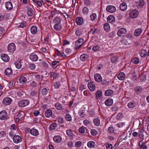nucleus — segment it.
Masks as SVG:
<instances>
[{
  "label": "nucleus",
  "mask_w": 149,
  "mask_h": 149,
  "mask_svg": "<svg viewBox=\"0 0 149 149\" xmlns=\"http://www.w3.org/2000/svg\"><path fill=\"white\" fill-rule=\"evenodd\" d=\"M84 42L83 39L81 38L76 41L75 42V49H78L81 46Z\"/></svg>",
  "instance_id": "1"
},
{
  "label": "nucleus",
  "mask_w": 149,
  "mask_h": 149,
  "mask_svg": "<svg viewBox=\"0 0 149 149\" xmlns=\"http://www.w3.org/2000/svg\"><path fill=\"white\" fill-rule=\"evenodd\" d=\"M127 139V135L126 134H123L119 136V142L121 144H123L126 142V140Z\"/></svg>",
  "instance_id": "2"
},
{
  "label": "nucleus",
  "mask_w": 149,
  "mask_h": 149,
  "mask_svg": "<svg viewBox=\"0 0 149 149\" xmlns=\"http://www.w3.org/2000/svg\"><path fill=\"white\" fill-rule=\"evenodd\" d=\"M29 103V101L27 100H22L19 102L18 105L21 107H24L27 106Z\"/></svg>",
  "instance_id": "3"
},
{
  "label": "nucleus",
  "mask_w": 149,
  "mask_h": 149,
  "mask_svg": "<svg viewBox=\"0 0 149 149\" xmlns=\"http://www.w3.org/2000/svg\"><path fill=\"white\" fill-rule=\"evenodd\" d=\"M16 50L15 45L13 43H10L8 46V50L10 52H14Z\"/></svg>",
  "instance_id": "4"
},
{
  "label": "nucleus",
  "mask_w": 149,
  "mask_h": 149,
  "mask_svg": "<svg viewBox=\"0 0 149 149\" xmlns=\"http://www.w3.org/2000/svg\"><path fill=\"white\" fill-rule=\"evenodd\" d=\"M139 14L138 12L136 10L131 11L129 13V16L132 18H134L137 17Z\"/></svg>",
  "instance_id": "5"
},
{
  "label": "nucleus",
  "mask_w": 149,
  "mask_h": 149,
  "mask_svg": "<svg viewBox=\"0 0 149 149\" xmlns=\"http://www.w3.org/2000/svg\"><path fill=\"white\" fill-rule=\"evenodd\" d=\"M127 32V30L125 28H122L120 29L118 31L117 34L119 36H124Z\"/></svg>",
  "instance_id": "6"
},
{
  "label": "nucleus",
  "mask_w": 149,
  "mask_h": 149,
  "mask_svg": "<svg viewBox=\"0 0 149 149\" xmlns=\"http://www.w3.org/2000/svg\"><path fill=\"white\" fill-rule=\"evenodd\" d=\"M12 100L9 97H6L4 98L2 101V103L5 105H9L12 102Z\"/></svg>",
  "instance_id": "7"
},
{
  "label": "nucleus",
  "mask_w": 149,
  "mask_h": 149,
  "mask_svg": "<svg viewBox=\"0 0 149 149\" xmlns=\"http://www.w3.org/2000/svg\"><path fill=\"white\" fill-rule=\"evenodd\" d=\"M7 116V113L5 110H3L0 112V119L4 120L6 119Z\"/></svg>",
  "instance_id": "8"
},
{
  "label": "nucleus",
  "mask_w": 149,
  "mask_h": 149,
  "mask_svg": "<svg viewBox=\"0 0 149 149\" xmlns=\"http://www.w3.org/2000/svg\"><path fill=\"white\" fill-rule=\"evenodd\" d=\"M13 140L14 143H17L21 142L22 139L21 137L19 136L15 135L13 137Z\"/></svg>",
  "instance_id": "9"
},
{
  "label": "nucleus",
  "mask_w": 149,
  "mask_h": 149,
  "mask_svg": "<svg viewBox=\"0 0 149 149\" xmlns=\"http://www.w3.org/2000/svg\"><path fill=\"white\" fill-rule=\"evenodd\" d=\"M106 10L110 13H113L116 11V9L115 6L112 5H109L107 6Z\"/></svg>",
  "instance_id": "10"
},
{
  "label": "nucleus",
  "mask_w": 149,
  "mask_h": 149,
  "mask_svg": "<svg viewBox=\"0 0 149 149\" xmlns=\"http://www.w3.org/2000/svg\"><path fill=\"white\" fill-rule=\"evenodd\" d=\"M1 57L2 60L4 62L8 61L10 60L9 56L6 54H1Z\"/></svg>",
  "instance_id": "11"
},
{
  "label": "nucleus",
  "mask_w": 149,
  "mask_h": 149,
  "mask_svg": "<svg viewBox=\"0 0 149 149\" xmlns=\"http://www.w3.org/2000/svg\"><path fill=\"white\" fill-rule=\"evenodd\" d=\"M88 86L89 89L91 91H94L95 89V85L93 82H89Z\"/></svg>",
  "instance_id": "12"
},
{
  "label": "nucleus",
  "mask_w": 149,
  "mask_h": 149,
  "mask_svg": "<svg viewBox=\"0 0 149 149\" xmlns=\"http://www.w3.org/2000/svg\"><path fill=\"white\" fill-rule=\"evenodd\" d=\"M22 60L21 59H19L15 62V64L17 68L20 69L22 66Z\"/></svg>",
  "instance_id": "13"
},
{
  "label": "nucleus",
  "mask_w": 149,
  "mask_h": 149,
  "mask_svg": "<svg viewBox=\"0 0 149 149\" xmlns=\"http://www.w3.org/2000/svg\"><path fill=\"white\" fill-rule=\"evenodd\" d=\"M113 102V101L112 99L109 98L105 101V104L107 106H110L112 104Z\"/></svg>",
  "instance_id": "14"
},
{
  "label": "nucleus",
  "mask_w": 149,
  "mask_h": 149,
  "mask_svg": "<svg viewBox=\"0 0 149 149\" xmlns=\"http://www.w3.org/2000/svg\"><path fill=\"white\" fill-rule=\"evenodd\" d=\"M125 77V74L123 72H121L119 73L117 77L118 79L120 80H124Z\"/></svg>",
  "instance_id": "15"
},
{
  "label": "nucleus",
  "mask_w": 149,
  "mask_h": 149,
  "mask_svg": "<svg viewBox=\"0 0 149 149\" xmlns=\"http://www.w3.org/2000/svg\"><path fill=\"white\" fill-rule=\"evenodd\" d=\"M94 78L95 80L97 82H100L102 80V77L101 76L98 74H96L95 75Z\"/></svg>",
  "instance_id": "16"
},
{
  "label": "nucleus",
  "mask_w": 149,
  "mask_h": 149,
  "mask_svg": "<svg viewBox=\"0 0 149 149\" xmlns=\"http://www.w3.org/2000/svg\"><path fill=\"white\" fill-rule=\"evenodd\" d=\"M5 6L6 9L10 10L13 8V5L11 2H7L5 3Z\"/></svg>",
  "instance_id": "17"
},
{
  "label": "nucleus",
  "mask_w": 149,
  "mask_h": 149,
  "mask_svg": "<svg viewBox=\"0 0 149 149\" xmlns=\"http://www.w3.org/2000/svg\"><path fill=\"white\" fill-rule=\"evenodd\" d=\"M107 22L109 23H113L115 21V18L113 15H110L107 19Z\"/></svg>",
  "instance_id": "18"
},
{
  "label": "nucleus",
  "mask_w": 149,
  "mask_h": 149,
  "mask_svg": "<svg viewBox=\"0 0 149 149\" xmlns=\"http://www.w3.org/2000/svg\"><path fill=\"white\" fill-rule=\"evenodd\" d=\"M30 58L32 61H36L38 59V57L36 54L32 53L30 56Z\"/></svg>",
  "instance_id": "19"
},
{
  "label": "nucleus",
  "mask_w": 149,
  "mask_h": 149,
  "mask_svg": "<svg viewBox=\"0 0 149 149\" xmlns=\"http://www.w3.org/2000/svg\"><path fill=\"white\" fill-rule=\"evenodd\" d=\"M30 133L33 136H36L38 134V130L35 128H32L30 131Z\"/></svg>",
  "instance_id": "20"
},
{
  "label": "nucleus",
  "mask_w": 149,
  "mask_h": 149,
  "mask_svg": "<svg viewBox=\"0 0 149 149\" xmlns=\"http://www.w3.org/2000/svg\"><path fill=\"white\" fill-rule=\"evenodd\" d=\"M127 8V5L125 3H121L120 6V9L122 11L126 10Z\"/></svg>",
  "instance_id": "21"
},
{
  "label": "nucleus",
  "mask_w": 149,
  "mask_h": 149,
  "mask_svg": "<svg viewBox=\"0 0 149 149\" xmlns=\"http://www.w3.org/2000/svg\"><path fill=\"white\" fill-rule=\"evenodd\" d=\"M77 24L78 25H81L83 22V20L81 17H78L75 20Z\"/></svg>",
  "instance_id": "22"
},
{
  "label": "nucleus",
  "mask_w": 149,
  "mask_h": 149,
  "mask_svg": "<svg viewBox=\"0 0 149 149\" xmlns=\"http://www.w3.org/2000/svg\"><path fill=\"white\" fill-rule=\"evenodd\" d=\"M136 105V103L134 101H132L129 103L127 105L128 107L130 109L134 108Z\"/></svg>",
  "instance_id": "23"
},
{
  "label": "nucleus",
  "mask_w": 149,
  "mask_h": 149,
  "mask_svg": "<svg viewBox=\"0 0 149 149\" xmlns=\"http://www.w3.org/2000/svg\"><path fill=\"white\" fill-rule=\"evenodd\" d=\"M52 110L49 109L46 111L45 114L46 117L49 118L52 115Z\"/></svg>",
  "instance_id": "24"
},
{
  "label": "nucleus",
  "mask_w": 149,
  "mask_h": 149,
  "mask_svg": "<svg viewBox=\"0 0 149 149\" xmlns=\"http://www.w3.org/2000/svg\"><path fill=\"white\" fill-rule=\"evenodd\" d=\"M113 92L112 90L108 89L106 90L104 93V95L106 96H109L113 94Z\"/></svg>",
  "instance_id": "25"
},
{
  "label": "nucleus",
  "mask_w": 149,
  "mask_h": 149,
  "mask_svg": "<svg viewBox=\"0 0 149 149\" xmlns=\"http://www.w3.org/2000/svg\"><path fill=\"white\" fill-rule=\"evenodd\" d=\"M30 30L32 34H35L37 31V28L36 26H33L31 27Z\"/></svg>",
  "instance_id": "26"
},
{
  "label": "nucleus",
  "mask_w": 149,
  "mask_h": 149,
  "mask_svg": "<svg viewBox=\"0 0 149 149\" xmlns=\"http://www.w3.org/2000/svg\"><path fill=\"white\" fill-rule=\"evenodd\" d=\"M54 29L57 31H59L62 29V27L60 23L56 24L54 26Z\"/></svg>",
  "instance_id": "27"
},
{
  "label": "nucleus",
  "mask_w": 149,
  "mask_h": 149,
  "mask_svg": "<svg viewBox=\"0 0 149 149\" xmlns=\"http://www.w3.org/2000/svg\"><path fill=\"white\" fill-rule=\"evenodd\" d=\"M53 140L55 142L59 143L61 141V138L59 136H56L54 137Z\"/></svg>",
  "instance_id": "28"
},
{
  "label": "nucleus",
  "mask_w": 149,
  "mask_h": 149,
  "mask_svg": "<svg viewBox=\"0 0 149 149\" xmlns=\"http://www.w3.org/2000/svg\"><path fill=\"white\" fill-rule=\"evenodd\" d=\"M55 106L56 108L59 110H62L64 109L63 108L61 104L59 103H56Z\"/></svg>",
  "instance_id": "29"
},
{
  "label": "nucleus",
  "mask_w": 149,
  "mask_h": 149,
  "mask_svg": "<svg viewBox=\"0 0 149 149\" xmlns=\"http://www.w3.org/2000/svg\"><path fill=\"white\" fill-rule=\"evenodd\" d=\"M142 32V29L141 28H137L136 29L134 32V35L135 36H139Z\"/></svg>",
  "instance_id": "30"
},
{
  "label": "nucleus",
  "mask_w": 149,
  "mask_h": 149,
  "mask_svg": "<svg viewBox=\"0 0 149 149\" xmlns=\"http://www.w3.org/2000/svg\"><path fill=\"white\" fill-rule=\"evenodd\" d=\"M27 15L29 16H32L33 13V9L30 8H28L27 9Z\"/></svg>",
  "instance_id": "31"
},
{
  "label": "nucleus",
  "mask_w": 149,
  "mask_h": 149,
  "mask_svg": "<svg viewBox=\"0 0 149 149\" xmlns=\"http://www.w3.org/2000/svg\"><path fill=\"white\" fill-rule=\"evenodd\" d=\"M50 77H51V79L53 80L56 79L58 75L54 72H51L50 73Z\"/></svg>",
  "instance_id": "32"
},
{
  "label": "nucleus",
  "mask_w": 149,
  "mask_h": 149,
  "mask_svg": "<svg viewBox=\"0 0 149 149\" xmlns=\"http://www.w3.org/2000/svg\"><path fill=\"white\" fill-rule=\"evenodd\" d=\"M19 80L20 83L22 84H25L27 81L26 77L23 76L20 77L19 78Z\"/></svg>",
  "instance_id": "33"
},
{
  "label": "nucleus",
  "mask_w": 149,
  "mask_h": 149,
  "mask_svg": "<svg viewBox=\"0 0 149 149\" xmlns=\"http://www.w3.org/2000/svg\"><path fill=\"white\" fill-rule=\"evenodd\" d=\"M142 89L141 86H138L135 88L134 90L137 93H138L141 92L142 91Z\"/></svg>",
  "instance_id": "34"
},
{
  "label": "nucleus",
  "mask_w": 149,
  "mask_h": 149,
  "mask_svg": "<svg viewBox=\"0 0 149 149\" xmlns=\"http://www.w3.org/2000/svg\"><path fill=\"white\" fill-rule=\"evenodd\" d=\"M5 73L6 75H10L12 74V71L11 68H8L6 69L5 71Z\"/></svg>",
  "instance_id": "35"
},
{
  "label": "nucleus",
  "mask_w": 149,
  "mask_h": 149,
  "mask_svg": "<svg viewBox=\"0 0 149 149\" xmlns=\"http://www.w3.org/2000/svg\"><path fill=\"white\" fill-rule=\"evenodd\" d=\"M147 53V51L145 49H142L140 52L141 56L142 57H144Z\"/></svg>",
  "instance_id": "36"
},
{
  "label": "nucleus",
  "mask_w": 149,
  "mask_h": 149,
  "mask_svg": "<svg viewBox=\"0 0 149 149\" xmlns=\"http://www.w3.org/2000/svg\"><path fill=\"white\" fill-rule=\"evenodd\" d=\"M139 146L140 147V149H147V146L146 145L144 144L143 142L141 141L139 142Z\"/></svg>",
  "instance_id": "37"
},
{
  "label": "nucleus",
  "mask_w": 149,
  "mask_h": 149,
  "mask_svg": "<svg viewBox=\"0 0 149 149\" xmlns=\"http://www.w3.org/2000/svg\"><path fill=\"white\" fill-rule=\"evenodd\" d=\"M95 143L93 141H90L87 143V146L88 147L90 148H94L95 147Z\"/></svg>",
  "instance_id": "38"
},
{
  "label": "nucleus",
  "mask_w": 149,
  "mask_h": 149,
  "mask_svg": "<svg viewBox=\"0 0 149 149\" xmlns=\"http://www.w3.org/2000/svg\"><path fill=\"white\" fill-rule=\"evenodd\" d=\"M57 127V125L56 123H54L51 124L49 127V130L52 131L55 130Z\"/></svg>",
  "instance_id": "39"
},
{
  "label": "nucleus",
  "mask_w": 149,
  "mask_h": 149,
  "mask_svg": "<svg viewBox=\"0 0 149 149\" xmlns=\"http://www.w3.org/2000/svg\"><path fill=\"white\" fill-rule=\"evenodd\" d=\"M88 55L86 54H82L80 56V59L82 61H85L88 58Z\"/></svg>",
  "instance_id": "40"
},
{
  "label": "nucleus",
  "mask_w": 149,
  "mask_h": 149,
  "mask_svg": "<svg viewBox=\"0 0 149 149\" xmlns=\"http://www.w3.org/2000/svg\"><path fill=\"white\" fill-rule=\"evenodd\" d=\"M59 11L57 10L56 9H54L53 10H52L51 12V17H53L54 15L56 14H59Z\"/></svg>",
  "instance_id": "41"
},
{
  "label": "nucleus",
  "mask_w": 149,
  "mask_h": 149,
  "mask_svg": "<svg viewBox=\"0 0 149 149\" xmlns=\"http://www.w3.org/2000/svg\"><path fill=\"white\" fill-rule=\"evenodd\" d=\"M104 27L105 31L107 32L110 30V27L108 23H105L104 26Z\"/></svg>",
  "instance_id": "42"
},
{
  "label": "nucleus",
  "mask_w": 149,
  "mask_h": 149,
  "mask_svg": "<svg viewBox=\"0 0 149 149\" xmlns=\"http://www.w3.org/2000/svg\"><path fill=\"white\" fill-rule=\"evenodd\" d=\"M53 21L56 24H59L61 23V20L59 17H55L54 18Z\"/></svg>",
  "instance_id": "43"
},
{
  "label": "nucleus",
  "mask_w": 149,
  "mask_h": 149,
  "mask_svg": "<svg viewBox=\"0 0 149 149\" xmlns=\"http://www.w3.org/2000/svg\"><path fill=\"white\" fill-rule=\"evenodd\" d=\"M66 134L68 136H72L73 135V132L71 129L67 130Z\"/></svg>",
  "instance_id": "44"
},
{
  "label": "nucleus",
  "mask_w": 149,
  "mask_h": 149,
  "mask_svg": "<svg viewBox=\"0 0 149 149\" xmlns=\"http://www.w3.org/2000/svg\"><path fill=\"white\" fill-rule=\"evenodd\" d=\"M143 130L141 129L138 132V135L139 137L141 139H143L144 137V135L143 134Z\"/></svg>",
  "instance_id": "45"
},
{
  "label": "nucleus",
  "mask_w": 149,
  "mask_h": 149,
  "mask_svg": "<svg viewBox=\"0 0 149 149\" xmlns=\"http://www.w3.org/2000/svg\"><path fill=\"white\" fill-rule=\"evenodd\" d=\"M82 13L84 14H87L89 11L88 8L86 7H84L82 9Z\"/></svg>",
  "instance_id": "46"
},
{
  "label": "nucleus",
  "mask_w": 149,
  "mask_h": 149,
  "mask_svg": "<svg viewBox=\"0 0 149 149\" xmlns=\"http://www.w3.org/2000/svg\"><path fill=\"white\" fill-rule=\"evenodd\" d=\"M29 85L31 87L34 88L36 86V83L34 81H30Z\"/></svg>",
  "instance_id": "47"
},
{
  "label": "nucleus",
  "mask_w": 149,
  "mask_h": 149,
  "mask_svg": "<svg viewBox=\"0 0 149 149\" xmlns=\"http://www.w3.org/2000/svg\"><path fill=\"white\" fill-rule=\"evenodd\" d=\"M94 123L96 126H99L100 124V120L97 118H96L94 120Z\"/></svg>",
  "instance_id": "48"
},
{
  "label": "nucleus",
  "mask_w": 149,
  "mask_h": 149,
  "mask_svg": "<svg viewBox=\"0 0 149 149\" xmlns=\"http://www.w3.org/2000/svg\"><path fill=\"white\" fill-rule=\"evenodd\" d=\"M97 17V15L95 13H93L90 15L91 19L92 21L94 20Z\"/></svg>",
  "instance_id": "49"
},
{
  "label": "nucleus",
  "mask_w": 149,
  "mask_h": 149,
  "mask_svg": "<svg viewBox=\"0 0 149 149\" xmlns=\"http://www.w3.org/2000/svg\"><path fill=\"white\" fill-rule=\"evenodd\" d=\"M65 119L68 121H70L72 120V117L69 114H67L66 115Z\"/></svg>",
  "instance_id": "50"
},
{
  "label": "nucleus",
  "mask_w": 149,
  "mask_h": 149,
  "mask_svg": "<svg viewBox=\"0 0 149 149\" xmlns=\"http://www.w3.org/2000/svg\"><path fill=\"white\" fill-rule=\"evenodd\" d=\"M79 114L81 118L84 117L85 115V111L82 110H81L79 112Z\"/></svg>",
  "instance_id": "51"
},
{
  "label": "nucleus",
  "mask_w": 149,
  "mask_h": 149,
  "mask_svg": "<svg viewBox=\"0 0 149 149\" xmlns=\"http://www.w3.org/2000/svg\"><path fill=\"white\" fill-rule=\"evenodd\" d=\"M48 93V90L46 88H43L42 90V93L43 95H46Z\"/></svg>",
  "instance_id": "52"
},
{
  "label": "nucleus",
  "mask_w": 149,
  "mask_h": 149,
  "mask_svg": "<svg viewBox=\"0 0 149 149\" xmlns=\"http://www.w3.org/2000/svg\"><path fill=\"white\" fill-rule=\"evenodd\" d=\"M145 2L143 0H139L137 3V4L140 6H143L144 5Z\"/></svg>",
  "instance_id": "53"
},
{
  "label": "nucleus",
  "mask_w": 149,
  "mask_h": 149,
  "mask_svg": "<svg viewBox=\"0 0 149 149\" xmlns=\"http://www.w3.org/2000/svg\"><path fill=\"white\" fill-rule=\"evenodd\" d=\"M102 95V92L101 91H98L96 93V95L97 97H100Z\"/></svg>",
  "instance_id": "54"
},
{
  "label": "nucleus",
  "mask_w": 149,
  "mask_h": 149,
  "mask_svg": "<svg viewBox=\"0 0 149 149\" xmlns=\"http://www.w3.org/2000/svg\"><path fill=\"white\" fill-rule=\"evenodd\" d=\"M118 60V57L117 56H113L111 58V61L112 63H115Z\"/></svg>",
  "instance_id": "55"
},
{
  "label": "nucleus",
  "mask_w": 149,
  "mask_h": 149,
  "mask_svg": "<svg viewBox=\"0 0 149 149\" xmlns=\"http://www.w3.org/2000/svg\"><path fill=\"white\" fill-rule=\"evenodd\" d=\"M38 92L36 90L33 91L30 93L31 95L32 96H36Z\"/></svg>",
  "instance_id": "56"
},
{
  "label": "nucleus",
  "mask_w": 149,
  "mask_h": 149,
  "mask_svg": "<svg viewBox=\"0 0 149 149\" xmlns=\"http://www.w3.org/2000/svg\"><path fill=\"white\" fill-rule=\"evenodd\" d=\"M132 62L135 64H138L139 61V59L137 58H134L132 61Z\"/></svg>",
  "instance_id": "57"
},
{
  "label": "nucleus",
  "mask_w": 149,
  "mask_h": 149,
  "mask_svg": "<svg viewBox=\"0 0 149 149\" xmlns=\"http://www.w3.org/2000/svg\"><path fill=\"white\" fill-rule=\"evenodd\" d=\"M84 4L87 6H88L91 4V2L90 0H84Z\"/></svg>",
  "instance_id": "58"
},
{
  "label": "nucleus",
  "mask_w": 149,
  "mask_h": 149,
  "mask_svg": "<svg viewBox=\"0 0 149 149\" xmlns=\"http://www.w3.org/2000/svg\"><path fill=\"white\" fill-rule=\"evenodd\" d=\"M134 73H132V79L133 80L135 81L137 80L138 77L137 75L134 73Z\"/></svg>",
  "instance_id": "59"
},
{
  "label": "nucleus",
  "mask_w": 149,
  "mask_h": 149,
  "mask_svg": "<svg viewBox=\"0 0 149 149\" xmlns=\"http://www.w3.org/2000/svg\"><path fill=\"white\" fill-rule=\"evenodd\" d=\"M75 34L79 36H81L82 34V33L80 30L79 29H77L75 32Z\"/></svg>",
  "instance_id": "60"
},
{
  "label": "nucleus",
  "mask_w": 149,
  "mask_h": 149,
  "mask_svg": "<svg viewBox=\"0 0 149 149\" xmlns=\"http://www.w3.org/2000/svg\"><path fill=\"white\" fill-rule=\"evenodd\" d=\"M69 89L70 91L76 92V90L77 89V88H76L73 86H71L70 87H69Z\"/></svg>",
  "instance_id": "61"
},
{
  "label": "nucleus",
  "mask_w": 149,
  "mask_h": 149,
  "mask_svg": "<svg viewBox=\"0 0 149 149\" xmlns=\"http://www.w3.org/2000/svg\"><path fill=\"white\" fill-rule=\"evenodd\" d=\"M91 134L93 136H95L97 134V131L95 129H92L91 130Z\"/></svg>",
  "instance_id": "62"
},
{
  "label": "nucleus",
  "mask_w": 149,
  "mask_h": 149,
  "mask_svg": "<svg viewBox=\"0 0 149 149\" xmlns=\"http://www.w3.org/2000/svg\"><path fill=\"white\" fill-rule=\"evenodd\" d=\"M139 78L141 81H143L146 79V76L144 74H142L140 76Z\"/></svg>",
  "instance_id": "63"
},
{
  "label": "nucleus",
  "mask_w": 149,
  "mask_h": 149,
  "mask_svg": "<svg viewBox=\"0 0 149 149\" xmlns=\"http://www.w3.org/2000/svg\"><path fill=\"white\" fill-rule=\"evenodd\" d=\"M6 135V133L5 131H3L0 132V137H2L5 136Z\"/></svg>",
  "instance_id": "64"
}]
</instances>
